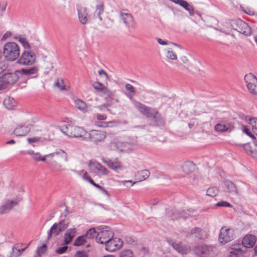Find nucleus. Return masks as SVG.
<instances>
[{"instance_id": "nucleus-1", "label": "nucleus", "mask_w": 257, "mask_h": 257, "mask_svg": "<svg viewBox=\"0 0 257 257\" xmlns=\"http://www.w3.org/2000/svg\"><path fill=\"white\" fill-rule=\"evenodd\" d=\"M256 237L254 235L247 234L242 240L241 243L232 244L230 251L227 257H242V254L245 252L243 247H252L255 243Z\"/></svg>"}, {"instance_id": "nucleus-2", "label": "nucleus", "mask_w": 257, "mask_h": 257, "mask_svg": "<svg viewBox=\"0 0 257 257\" xmlns=\"http://www.w3.org/2000/svg\"><path fill=\"white\" fill-rule=\"evenodd\" d=\"M60 131L65 135L69 138L79 139L85 141L86 131L82 127L68 124L63 125Z\"/></svg>"}, {"instance_id": "nucleus-3", "label": "nucleus", "mask_w": 257, "mask_h": 257, "mask_svg": "<svg viewBox=\"0 0 257 257\" xmlns=\"http://www.w3.org/2000/svg\"><path fill=\"white\" fill-rule=\"evenodd\" d=\"M20 54V47L16 43L9 42L4 45L3 55L7 60L14 61L18 59Z\"/></svg>"}, {"instance_id": "nucleus-4", "label": "nucleus", "mask_w": 257, "mask_h": 257, "mask_svg": "<svg viewBox=\"0 0 257 257\" xmlns=\"http://www.w3.org/2000/svg\"><path fill=\"white\" fill-rule=\"evenodd\" d=\"M22 117L26 120V123L19 124L14 131V134L18 137L27 135L30 131L31 125L29 123L32 118V115L29 113H23Z\"/></svg>"}, {"instance_id": "nucleus-5", "label": "nucleus", "mask_w": 257, "mask_h": 257, "mask_svg": "<svg viewBox=\"0 0 257 257\" xmlns=\"http://www.w3.org/2000/svg\"><path fill=\"white\" fill-rule=\"evenodd\" d=\"M17 70L13 73H6L0 76V90L5 89L8 85L15 83L19 78Z\"/></svg>"}, {"instance_id": "nucleus-6", "label": "nucleus", "mask_w": 257, "mask_h": 257, "mask_svg": "<svg viewBox=\"0 0 257 257\" xmlns=\"http://www.w3.org/2000/svg\"><path fill=\"white\" fill-rule=\"evenodd\" d=\"M85 141L92 142L97 144L100 142H103L106 138V133L100 130H91L86 131Z\"/></svg>"}, {"instance_id": "nucleus-7", "label": "nucleus", "mask_w": 257, "mask_h": 257, "mask_svg": "<svg viewBox=\"0 0 257 257\" xmlns=\"http://www.w3.org/2000/svg\"><path fill=\"white\" fill-rule=\"evenodd\" d=\"M235 237L234 229L227 226L222 227L219 234V241L224 244L234 239Z\"/></svg>"}, {"instance_id": "nucleus-8", "label": "nucleus", "mask_w": 257, "mask_h": 257, "mask_svg": "<svg viewBox=\"0 0 257 257\" xmlns=\"http://www.w3.org/2000/svg\"><path fill=\"white\" fill-rule=\"evenodd\" d=\"M36 55L31 51H24L18 58L17 63L24 66L33 65L36 61Z\"/></svg>"}, {"instance_id": "nucleus-9", "label": "nucleus", "mask_w": 257, "mask_h": 257, "mask_svg": "<svg viewBox=\"0 0 257 257\" xmlns=\"http://www.w3.org/2000/svg\"><path fill=\"white\" fill-rule=\"evenodd\" d=\"M113 231L109 228L106 227L98 230L96 241L100 244H105L110 239L113 237Z\"/></svg>"}, {"instance_id": "nucleus-10", "label": "nucleus", "mask_w": 257, "mask_h": 257, "mask_svg": "<svg viewBox=\"0 0 257 257\" xmlns=\"http://www.w3.org/2000/svg\"><path fill=\"white\" fill-rule=\"evenodd\" d=\"M22 199L21 196L18 195L14 199H8L0 207V213L5 214L9 212L13 208L16 206Z\"/></svg>"}, {"instance_id": "nucleus-11", "label": "nucleus", "mask_w": 257, "mask_h": 257, "mask_svg": "<svg viewBox=\"0 0 257 257\" xmlns=\"http://www.w3.org/2000/svg\"><path fill=\"white\" fill-rule=\"evenodd\" d=\"M110 148L112 150L124 152H130L134 149L131 144L118 141L111 142Z\"/></svg>"}, {"instance_id": "nucleus-12", "label": "nucleus", "mask_w": 257, "mask_h": 257, "mask_svg": "<svg viewBox=\"0 0 257 257\" xmlns=\"http://www.w3.org/2000/svg\"><path fill=\"white\" fill-rule=\"evenodd\" d=\"M90 170L94 173L101 176H106L109 173V171L100 163L95 161H91L89 163Z\"/></svg>"}, {"instance_id": "nucleus-13", "label": "nucleus", "mask_w": 257, "mask_h": 257, "mask_svg": "<svg viewBox=\"0 0 257 257\" xmlns=\"http://www.w3.org/2000/svg\"><path fill=\"white\" fill-rule=\"evenodd\" d=\"M246 86L250 93L257 94V78L251 73L246 74L244 76Z\"/></svg>"}, {"instance_id": "nucleus-14", "label": "nucleus", "mask_w": 257, "mask_h": 257, "mask_svg": "<svg viewBox=\"0 0 257 257\" xmlns=\"http://www.w3.org/2000/svg\"><path fill=\"white\" fill-rule=\"evenodd\" d=\"M123 244L122 240L117 237H114L110 239L105 244V248L106 250L113 252L119 249Z\"/></svg>"}, {"instance_id": "nucleus-15", "label": "nucleus", "mask_w": 257, "mask_h": 257, "mask_svg": "<svg viewBox=\"0 0 257 257\" xmlns=\"http://www.w3.org/2000/svg\"><path fill=\"white\" fill-rule=\"evenodd\" d=\"M208 234L204 229L198 227L192 228L186 233V236H192L197 239L204 240L208 237Z\"/></svg>"}, {"instance_id": "nucleus-16", "label": "nucleus", "mask_w": 257, "mask_h": 257, "mask_svg": "<svg viewBox=\"0 0 257 257\" xmlns=\"http://www.w3.org/2000/svg\"><path fill=\"white\" fill-rule=\"evenodd\" d=\"M234 25H236V28H234V29L239 33L246 36H249L251 35V31L250 28L247 23L241 20H237L234 21Z\"/></svg>"}, {"instance_id": "nucleus-17", "label": "nucleus", "mask_w": 257, "mask_h": 257, "mask_svg": "<svg viewBox=\"0 0 257 257\" xmlns=\"http://www.w3.org/2000/svg\"><path fill=\"white\" fill-rule=\"evenodd\" d=\"M102 161L110 169L117 173L119 172L120 171L123 170L124 169L121 163L117 159H115L112 160L109 159H105L103 158L102 159Z\"/></svg>"}, {"instance_id": "nucleus-18", "label": "nucleus", "mask_w": 257, "mask_h": 257, "mask_svg": "<svg viewBox=\"0 0 257 257\" xmlns=\"http://www.w3.org/2000/svg\"><path fill=\"white\" fill-rule=\"evenodd\" d=\"M136 106L140 111L147 117L156 118V115L157 114L158 112L155 110L140 102L137 103Z\"/></svg>"}, {"instance_id": "nucleus-19", "label": "nucleus", "mask_w": 257, "mask_h": 257, "mask_svg": "<svg viewBox=\"0 0 257 257\" xmlns=\"http://www.w3.org/2000/svg\"><path fill=\"white\" fill-rule=\"evenodd\" d=\"M224 188L230 194L239 195L243 192V190L237 189L234 184L230 181H226L224 183Z\"/></svg>"}, {"instance_id": "nucleus-20", "label": "nucleus", "mask_w": 257, "mask_h": 257, "mask_svg": "<svg viewBox=\"0 0 257 257\" xmlns=\"http://www.w3.org/2000/svg\"><path fill=\"white\" fill-rule=\"evenodd\" d=\"M17 72H19V74L27 76L34 75L32 77L36 78L38 75V68L37 66H33L30 68H23L20 70H17Z\"/></svg>"}, {"instance_id": "nucleus-21", "label": "nucleus", "mask_w": 257, "mask_h": 257, "mask_svg": "<svg viewBox=\"0 0 257 257\" xmlns=\"http://www.w3.org/2000/svg\"><path fill=\"white\" fill-rule=\"evenodd\" d=\"M172 246L178 252L183 254L187 253L190 250V247L181 242H173Z\"/></svg>"}, {"instance_id": "nucleus-22", "label": "nucleus", "mask_w": 257, "mask_h": 257, "mask_svg": "<svg viewBox=\"0 0 257 257\" xmlns=\"http://www.w3.org/2000/svg\"><path fill=\"white\" fill-rule=\"evenodd\" d=\"M120 17L126 26L128 27H134L135 21L131 14L129 13H121L120 14Z\"/></svg>"}, {"instance_id": "nucleus-23", "label": "nucleus", "mask_w": 257, "mask_h": 257, "mask_svg": "<svg viewBox=\"0 0 257 257\" xmlns=\"http://www.w3.org/2000/svg\"><path fill=\"white\" fill-rule=\"evenodd\" d=\"M73 102L75 107L83 113L89 111V108L87 104L82 100L79 98L74 99Z\"/></svg>"}, {"instance_id": "nucleus-24", "label": "nucleus", "mask_w": 257, "mask_h": 257, "mask_svg": "<svg viewBox=\"0 0 257 257\" xmlns=\"http://www.w3.org/2000/svg\"><path fill=\"white\" fill-rule=\"evenodd\" d=\"M76 234V229L75 228H69L67 229L64 236L65 243L66 244L70 243Z\"/></svg>"}, {"instance_id": "nucleus-25", "label": "nucleus", "mask_w": 257, "mask_h": 257, "mask_svg": "<svg viewBox=\"0 0 257 257\" xmlns=\"http://www.w3.org/2000/svg\"><path fill=\"white\" fill-rule=\"evenodd\" d=\"M78 18L80 23L85 25L88 22V14L86 9L84 8H81L78 10Z\"/></svg>"}, {"instance_id": "nucleus-26", "label": "nucleus", "mask_w": 257, "mask_h": 257, "mask_svg": "<svg viewBox=\"0 0 257 257\" xmlns=\"http://www.w3.org/2000/svg\"><path fill=\"white\" fill-rule=\"evenodd\" d=\"M48 156H51V159L55 157H57L63 159L65 162L68 161V155L67 153L62 149H58L56 151L49 154Z\"/></svg>"}, {"instance_id": "nucleus-27", "label": "nucleus", "mask_w": 257, "mask_h": 257, "mask_svg": "<svg viewBox=\"0 0 257 257\" xmlns=\"http://www.w3.org/2000/svg\"><path fill=\"white\" fill-rule=\"evenodd\" d=\"M212 250L211 247L206 245H201L195 247V251L198 254H207Z\"/></svg>"}, {"instance_id": "nucleus-28", "label": "nucleus", "mask_w": 257, "mask_h": 257, "mask_svg": "<svg viewBox=\"0 0 257 257\" xmlns=\"http://www.w3.org/2000/svg\"><path fill=\"white\" fill-rule=\"evenodd\" d=\"M4 105L8 109H13L17 104L16 101L10 97H7L4 101Z\"/></svg>"}, {"instance_id": "nucleus-29", "label": "nucleus", "mask_w": 257, "mask_h": 257, "mask_svg": "<svg viewBox=\"0 0 257 257\" xmlns=\"http://www.w3.org/2000/svg\"><path fill=\"white\" fill-rule=\"evenodd\" d=\"M150 173L148 170H143L138 171L136 175V177L138 182L142 181L147 179L150 176Z\"/></svg>"}, {"instance_id": "nucleus-30", "label": "nucleus", "mask_w": 257, "mask_h": 257, "mask_svg": "<svg viewBox=\"0 0 257 257\" xmlns=\"http://www.w3.org/2000/svg\"><path fill=\"white\" fill-rule=\"evenodd\" d=\"M183 7L185 10L187 11L191 16L194 15V11L193 7L185 0H181L178 5Z\"/></svg>"}, {"instance_id": "nucleus-31", "label": "nucleus", "mask_w": 257, "mask_h": 257, "mask_svg": "<svg viewBox=\"0 0 257 257\" xmlns=\"http://www.w3.org/2000/svg\"><path fill=\"white\" fill-rule=\"evenodd\" d=\"M215 130L219 132H224L230 130L231 124L229 123H220L215 125Z\"/></svg>"}, {"instance_id": "nucleus-32", "label": "nucleus", "mask_w": 257, "mask_h": 257, "mask_svg": "<svg viewBox=\"0 0 257 257\" xmlns=\"http://www.w3.org/2000/svg\"><path fill=\"white\" fill-rule=\"evenodd\" d=\"M195 168V164L191 161H187L182 166V170L186 174H189Z\"/></svg>"}, {"instance_id": "nucleus-33", "label": "nucleus", "mask_w": 257, "mask_h": 257, "mask_svg": "<svg viewBox=\"0 0 257 257\" xmlns=\"http://www.w3.org/2000/svg\"><path fill=\"white\" fill-rule=\"evenodd\" d=\"M61 231H59V228L57 223H55L50 228V230L48 231V237L50 238L52 235V233L55 235H58Z\"/></svg>"}, {"instance_id": "nucleus-34", "label": "nucleus", "mask_w": 257, "mask_h": 257, "mask_svg": "<svg viewBox=\"0 0 257 257\" xmlns=\"http://www.w3.org/2000/svg\"><path fill=\"white\" fill-rule=\"evenodd\" d=\"M125 89L128 91V93L126 94V95L130 99H132L136 93V90L134 87L130 84H126L125 85Z\"/></svg>"}, {"instance_id": "nucleus-35", "label": "nucleus", "mask_w": 257, "mask_h": 257, "mask_svg": "<svg viewBox=\"0 0 257 257\" xmlns=\"http://www.w3.org/2000/svg\"><path fill=\"white\" fill-rule=\"evenodd\" d=\"M25 249V247H20V245L16 244L12 248L13 255L15 257H18L22 253Z\"/></svg>"}, {"instance_id": "nucleus-36", "label": "nucleus", "mask_w": 257, "mask_h": 257, "mask_svg": "<svg viewBox=\"0 0 257 257\" xmlns=\"http://www.w3.org/2000/svg\"><path fill=\"white\" fill-rule=\"evenodd\" d=\"M54 86L60 90H67L68 87L66 85L64 80L62 78L57 79L54 83Z\"/></svg>"}, {"instance_id": "nucleus-37", "label": "nucleus", "mask_w": 257, "mask_h": 257, "mask_svg": "<svg viewBox=\"0 0 257 257\" xmlns=\"http://www.w3.org/2000/svg\"><path fill=\"white\" fill-rule=\"evenodd\" d=\"M104 11V7L102 4H99L97 5L96 10L94 13V17H97L99 21H102V18L100 16L101 14L103 13Z\"/></svg>"}, {"instance_id": "nucleus-38", "label": "nucleus", "mask_w": 257, "mask_h": 257, "mask_svg": "<svg viewBox=\"0 0 257 257\" xmlns=\"http://www.w3.org/2000/svg\"><path fill=\"white\" fill-rule=\"evenodd\" d=\"M15 39L18 40L25 49L30 48L29 44L25 37L22 36H16Z\"/></svg>"}, {"instance_id": "nucleus-39", "label": "nucleus", "mask_w": 257, "mask_h": 257, "mask_svg": "<svg viewBox=\"0 0 257 257\" xmlns=\"http://www.w3.org/2000/svg\"><path fill=\"white\" fill-rule=\"evenodd\" d=\"M86 242L85 236L82 235L78 237L74 241L73 245L74 246H80L85 244Z\"/></svg>"}, {"instance_id": "nucleus-40", "label": "nucleus", "mask_w": 257, "mask_h": 257, "mask_svg": "<svg viewBox=\"0 0 257 257\" xmlns=\"http://www.w3.org/2000/svg\"><path fill=\"white\" fill-rule=\"evenodd\" d=\"M69 222L68 220H62L58 224L59 228V231H63L65 230L68 226Z\"/></svg>"}, {"instance_id": "nucleus-41", "label": "nucleus", "mask_w": 257, "mask_h": 257, "mask_svg": "<svg viewBox=\"0 0 257 257\" xmlns=\"http://www.w3.org/2000/svg\"><path fill=\"white\" fill-rule=\"evenodd\" d=\"M98 232V231H96L94 228H90L86 232V235H85V237H87L89 238L95 237L96 239Z\"/></svg>"}, {"instance_id": "nucleus-42", "label": "nucleus", "mask_w": 257, "mask_h": 257, "mask_svg": "<svg viewBox=\"0 0 257 257\" xmlns=\"http://www.w3.org/2000/svg\"><path fill=\"white\" fill-rule=\"evenodd\" d=\"M218 192V190L216 187H209L206 191V195L210 197H214L217 194Z\"/></svg>"}, {"instance_id": "nucleus-43", "label": "nucleus", "mask_w": 257, "mask_h": 257, "mask_svg": "<svg viewBox=\"0 0 257 257\" xmlns=\"http://www.w3.org/2000/svg\"><path fill=\"white\" fill-rule=\"evenodd\" d=\"M118 257H135L133 252L130 250L126 249L121 251Z\"/></svg>"}, {"instance_id": "nucleus-44", "label": "nucleus", "mask_w": 257, "mask_h": 257, "mask_svg": "<svg viewBox=\"0 0 257 257\" xmlns=\"http://www.w3.org/2000/svg\"><path fill=\"white\" fill-rule=\"evenodd\" d=\"M26 154H29L32 156L33 159L37 161H39V159L40 158L41 154L38 152H35L33 150H30L27 151Z\"/></svg>"}, {"instance_id": "nucleus-45", "label": "nucleus", "mask_w": 257, "mask_h": 257, "mask_svg": "<svg viewBox=\"0 0 257 257\" xmlns=\"http://www.w3.org/2000/svg\"><path fill=\"white\" fill-rule=\"evenodd\" d=\"M165 51L166 52V56L167 58L171 60H177V55L174 51L169 49H166Z\"/></svg>"}, {"instance_id": "nucleus-46", "label": "nucleus", "mask_w": 257, "mask_h": 257, "mask_svg": "<svg viewBox=\"0 0 257 257\" xmlns=\"http://www.w3.org/2000/svg\"><path fill=\"white\" fill-rule=\"evenodd\" d=\"M243 149L247 154L253 157L254 148H252L249 143L243 145Z\"/></svg>"}, {"instance_id": "nucleus-47", "label": "nucleus", "mask_w": 257, "mask_h": 257, "mask_svg": "<svg viewBox=\"0 0 257 257\" xmlns=\"http://www.w3.org/2000/svg\"><path fill=\"white\" fill-rule=\"evenodd\" d=\"M249 124L252 125L253 131L257 136V118H250Z\"/></svg>"}, {"instance_id": "nucleus-48", "label": "nucleus", "mask_w": 257, "mask_h": 257, "mask_svg": "<svg viewBox=\"0 0 257 257\" xmlns=\"http://www.w3.org/2000/svg\"><path fill=\"white\" fill-rule=\"evenodd\" d=\"M242 131L243 133L245 134L247 136L251 138L253 140V141L255 140V136L253 134H252L249 129L246 126H242Z\"/></svg>"}, {"instance_id": "nucleus-49", "label": "nucleus", "mask_w": 257, "mask_h": 257, "mask_svg": "<svg viewBox=\"0 0 257 257\" xmlns=\"http://www.w3.org/2000/svg\"><path fill=\"white\" fill-rule=\"evenodd\" d=\"M137 182H133L132 180L118 181V183L119 185H123L127 187L133 186Z\"/></svg>"}, {"instance_id": "nucleus-50", "label": "nucleus", "mask_w": 257, "mask_h": 257, "mask_svg": "<svg viewBox=\"0 0 257 257\" xmlns=\"http://www.w3.org/2000/svg\"><path fill=\"white\" fill-rule=\"evenodd\" d=\"M46 245L45 244H43L42 246H39L37 248V253L39 256H41L46 251Z\"/></svg>"}, {"instance_id": "nucleus-51", "label": "nucleus", "mask_w": 257, "mask_h": 257, "mask_svg": "<svg viewBox=\"0 0 257 257\" xmlns=\"http://www.w3.org/2000/svg\"><path fill=\"white\" fill-rule=\"evenodd\" d=\"M94 88L100 92L103 89L105 86L102 83L98 82H94L93 84Z\"/></svg>"}, {"instance_id": "nucleus-52", "label": "nucleus", "mask_w": 257, "mask_h": 257, "mask_svg": "<svg viewBox=\"0 0 257 257\" xmlns=\"http://www.w3.org/2000/svg\"><path fill=\"white\" fill-rule=\"evenodd\" d=\"M216 207H231V205L228 202L226 201H221L217 202L215 205Z\"/></svg>"}, {"instance_id": "nucleus-53", "label": "nucleus", "mask_w": 257, "mask_h": 257, "mask_svg": "<svg viewBox=\"0 0 257 257\" xmlns=\"http://www.w3.org/2000/svg\"><path fill=\"white\" fill-rule=\"evenodd\" d=\"M184 213L185 211L183 210V212L181 213L178 212L176 214H174L172 216V219L174 220L180 218H185L187 217V216L184 214Z\"/></svg>"}, {"instance_id": "nucleus-54", "label": "nucleus", "mask_w": 257, "mask_h": 257, "mask_svg": "<svg viewBox=\"0 0 257 257\" xmlns=\"http://www.w3.org/2000/svg\"><path fill=\"white\" fill-rule=\"evenodd\" d=\"M103 94L106 95L108 97H111L113 96V93L108 89L105 86L101 91Z\"/></svg>"}, {"instance_id": "nucleus-55", "label": "nucleus", "mask_w": 257, "mask_h": 257, "mask_svg": "<svg viewBox=\"0 0 257 257\" xmlns=\"http://www.w3.org/2000/svg\"><path fill=\"white\" fill-rule=\"evenodd\" d=\"M116 124V122L115 121H109L107 122H104L102 123L101 126L106 127H112L114 126Z\"/></svg>"}, {"instance_id": "nucleus-56", "label": "nucleus", "mask_w": 257, "mask_h": 257, "mask_svg": "<svg viewBox=\"0 0 257 257\" xmlns=\"http://www.w3.org/2000/svg\"><path fill=\"white\" fill-rule=\"evenodd\" d=\"M156 40L157 41L158 43L161 45H169L171 44L170 42H169L166 40H164L160 38H157Z\"/></svg>"}, {"instance_id": "nucleus-57", "label": "nucleus", "mask_w": 257, "mask_h": 257, "mask_svg": "<svg viewBox=\"0 0 257 257\" xmlns=\"http://www.w3.org/2000/svg\"><path fill=\"white\" fill-rule=\"evenodd\" d=\"M74 257H88V255L84 251H78L76 252Z\"/></svg>"}, {"instance_id": "nucleus-58", "label": "nucleus", "mask_w": 257, "mask_h": 257, "mask_svg": "<svg viewBox=\"0 0 257 257\" xmlns=\"http://www.w3.org/2000/svg\"><path fill=\"white\" fill-rule=\"evenodd\" d=\"M68 249V246H66V245H65L64 246H62V247H59L56 250V252L57 253H59V254H62V253H64L66 250Z\"/></svg>"}, {"instance_id": "nucleus-59", "label": "nucleus", "mask_w": 257, "mask_h": 257, "mask_svg": "<svg viewBox=\"0 0 257 257\" xmlns=\"http://www.w3.org/2000/svg\"><path fill=\"white\" fill-rule=\"evenodd\" d=\"M40 138L36 137L27 139V141L28 142V143L29 144H31L32 143H37V142H38L39 141H40Z\"/></svg>"}, {"instance_id": "nucleus-60", "label": "nucleus", "mask_w": 257, "mask_h": 257, "mask_svg": "<svg viewBox=\"0 0 257 257\" xmlns=\"http://www.w3.org/2000/svg\"><path fill=\"white\" fill-rule=\"evenodd\" d=\"M98 189L100 190L102 193L107 196V198H109L110 195L109 193L103 187L99 186Z\"/></svg>"}, {"instance_id": "nucleus-61", "label": "nucleus", "mask_w": 257, "mask_h": 257, "mask_svg": "<svg viewBox=\"0 0 257 257\" xmlns=\"http://www.w3.org/2000/svg\"><path fill=\"white\" fill-rule=\"evenodd\" d=\"M181 60L182 61V62L185 65H186L187 66H190V62L188 60V59H187V58L186 57V56H182L181 57Z\"/></svg>"}, {"instance_id": "nucleus-62", "label": "nucleus", "mask_w": 257, "mask_h": 257, "mask_svg": "<svg viewBox=\"0 0 257 257\" xmlns=\"http://www.w3.org/2000/svg\"><path fill=\"white\" fill-rule=\"evenodd\" d=\"M96 116L97 119L99 120H103L107 118L106 115L103 114H96Z\"/></svg>"}, {"instance_id": "nucleus-63", "label": "nucleus", "mask_w": 257, "mask_h": 257, "mask_svg": "<svg viewBox=\"0 0 257 257\" xmlns=\"http://www.w3.org/2000/svg\"><path fill=\"white\" fill-rule=\"evenodd\" d=\"M253 144L254 145L253 157H257V140L253 141Z\"/></svg>"}, {"instance_id": "nucleus-64", "label": "nucleus", "mask_w": 257, "mask_h": 257, "mask_svg": "<svg viewBox=\"0 0 257 257\" xmlns=\"http://www.w3.org/2000/svg\"><path fill=\"white\" fill-rule=\"evenodd\" d=\"M12 35V33L11 32H7L4 35H3V40H5V39H7V38H8L9 37H10Z\"/></svg>"}]
</instances>
